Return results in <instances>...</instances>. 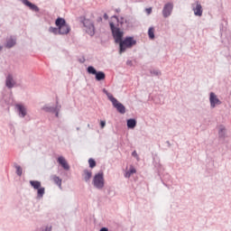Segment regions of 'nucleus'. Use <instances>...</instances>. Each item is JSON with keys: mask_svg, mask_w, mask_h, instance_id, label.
Returning a JSON list of instances; mask_svg holds the SVG:
<instances>
[{"mask_svg": "<svg viewBox=\"0 0 231 231\" xmlns=\"http://www.w3.org/2000/svg\"><path fill=\"white\" fill-rule=\"evenodd\" d=\"M100 126H101V129H104L106 127V121H101Z\"/></svg>", "mask_w": 231, "mask_h": 231, "instance_id": "obj_27", "label": "nucleus"}, {"mask_svg": "<svg viewBox=\"0 0 231 231\" xmlns=\"http://www.w3.org/2000/svg\"><path fill=\"white\" fill-rule=\"evenodd\" d=\"M104 19H106L107 21V19H109V16L107 15V14H104Z\"/></svg>", "mask_w": 231, "mask_h": 231, "instance_id": "obj_30", "label": "nucleus"}, {"mask_svg": "<svg viewBox=\"0 0 231 231\" xmlns=\"http://www.w3.org/2000/svg\"><path fill=\"white\" fill-rule=\"evenodd\" d=\"M219 134H221V132H219Z\"/></svg>", "mask_w": 231, "mask_h": 231, "instance_id": "obj_34", "label": "nucleus"}, {"mask_svg": "<svg viewBox=\"0 0 231 231\" xmlns=\"http://www.w3.org/2000/svg\"><path fill=\"white\" fill-rule=\"evenodd\" d=\"M152 8H146V14H148V15H150V14H152Z\"/></svg>", "mask_w": 231, "mask_h": 231, "instance_id": "obj_29", "label": "nucleus"}, {"mask_svg": "<svg viewBox=\"0 0 231 231\" xmlns=\"http://www.w3.org/2000/svg\"><path fill=\"white\" fill-rule=\"evenodd\" d=\"M16 173L18 176L23 175V168H21V166H16Z\"/></svg>", "mask_w": 231, "mask_h": 231, "instance_id": "obj_26", "label": "nucleus"}, {"mask_svg": "<svg viewBox=\"0 0 231 231\" xmlns=\"http://www.w3.org/2000/svg\"><path fill=\"white\" fill-rule=\"evenodd\" d=\"M193 12L198 17H201L203 15V6H201L199 2H196L195 6L193 5Z\"/></svg>", "mask_w": 231, "mask_h": 231, "instance_id": "obj_10", "label": "nucleus"}, {"mask_svg": "<svg viewBox=\"0 0 231 231\" xmlns=\"http://www.w3.org/2000/svg\"><path fill=\"white\" fill-rule=\"evenodd\" d=\"M30 185L34 188L35 190L41 189V181L39 180H30Z\"/></svg>", "mask_w": 231, "mask_h": 231, "instance_id": "obj_18", "label": "nucleus"}, {"mask_svg": "<svg viewBox=\"0 0 231 231\" xmlns=\"http://www.w3.org/2000/svg\"><path fill=\"white\" fill-rule=\"evenodd\" d=\"M55 24L57 28H59V35H68L71 31V28H69L68 23H66V20H64V18H57Z\"/></svg>", "mask_w": 231, "mask_h": 231, "instance_id": "obj_1", "label": "nucleus"}, {"mask_svg": "<svg viewBox=\"0 0 231 231\" xmlns=\"http://www.w3.org/2000/svg\"><path fill=\"white\" fill-rule=\"evenodd\" d=\"M88 73H89V75H96V80L97 81L106 80V73L102 71H97L93 66H89L88 68Z\"/></svg>", "mask_w": 231, "mask_h": 231, "instance_id": "obj_5", "label": "nucleus"}, {"mask_svg": "<svg viewBox=\"0 0 231 231\" xmlns=\"http://www.w3.org/2000/svg\"><path fill=\"white\" fill-rule=\"evenodd\" d=\"M37 190L38 198H42V196H44L45 189L40 187Z\"/></svg>", "mask_w": 231, "mask_h": 231, "instance_id": "obj_24", "label": "nucleus"}, {"mask_svg": "<svg viewBox=\"0 0 231 231\" xmlns=\"http://www.w3.org/2000/svg\"><path fill=\"white\" fill-rule=\"evenodd\" d=\"M133 174H136V169L133 166H130V170L125 172V178H131Z\"/></svg>", "mask_w": 231, "mask_h": 231, "instance_id": "obj_16", "label": "nucleus"}, {"mask_svg": "<svg viewBox=\"0 0 231 231\" xmlns=\"http://www.w3.org/2000/svg\"><path fill=\"white\" fill-rule=\"evenodd\" d=\"M103 93H106V95L108 100H110V102H111V98H115V97H113L112 94L107 92V90H106V89H103Z\"/></svg>", "mask_w": 231, "mask_h": 231, "instance_id": "obj_25", "label": "nucleus"}, {"mask_svg": "<svg viewBox=\"0 0 231 231\" xmlns=\"http://www.w3.org/2000/svg\"><path fill=\"white\" fill-rule=\"evenodd\" d=\"M136 44V41L133 37H126L125 40H121L119 42V53H124L127 48H133Z\"/></svg>", "mask_w": 231, "mask_h": 231, "instance_id": "obj_2", "label": "nucleus"}, {"mask_svg": "<svg viewBox=\"0 0 231 231\" xmlns=\"http://www.w3.org/2000/svg\"><path fill=\"white\" fill-rule=\"evenodd\" d=\"M58 163H60V165H61L65 171H69V164H68V162L66 159H64V157H59Z\"/></svg>", "mask_w": 231, "mask_h": 231, "instance_id": "obj_11", "label": "nucleus"}, {"mask_svg": "<svg viewBox=\"0 0 231 231\" xmlns=\"http://www.w3.org/2000/svg\"><path fill=\"white\" fill-rule=\"evenodd\" d=\"M51 180L54 181V183H56L57 186L60 187V189L62 187V180H60V178L56 175H52Z\"/></svg>", "mask_w": 231, "mask_h": 231, "instance_id": "obj_15", "label": "nucleus"}, {"mask_svg": "<svg viewBox=\"0 0 231 231\" xmlns=\"http://www.w3.org/2000/svg\"><path fill=\"white\" fill-rule=\"evenodd\" d=\"M93 185H94V187H96V189H102V188H103L104 185H105L104 173H103V172H101V173H97V174L94 176V179H93Z\"/></svg>", "mask_w": 231, "mask_h": 231, "instance_id": "obj_4", "label": "nucleus"}, {"mask_svg": "<svg viewBox=\"0 0 231 231\" xmlns=\"http://www.w3.org/2000/svg\"><path fill=\"white\" fill-rule=\"evenodd\" d=\"M93 175V173L88 170L84 171V174H83V178L85 180V181H88L89 180H91V176Z\"/></svg>", "mask_w": 231, "mask_h": 231, "instance_id": "obj_19", "label": "nucleus"}, {"mask_svg": "<svg viewBox=\"0 0 231 231\" xmlns=\"http://www.w3.org/2000/svg\"><path fill=\"white\" fill-rule=\"evenodd\" d=\"M14 46H15V40L11 38L6 43V48H14Z\"/></svg>", "mask_w": 231, "mask_h": 231, "instance_id": "obj_21", "label": "nucleus"}, {"mask_svg": "<svg viewBox=\"0 0 231 231\" xmlns=\"http://www.w3.org/2000/svg\"><path fill=\"white\" fill-rule=\"evenodd\" d=\"M172 8H174V5L172 4H166L162 9L163 17H169L171 14H172Z\"/></svg>", "mask_w": 231, "mask_h": 231, "instance_id": "obj_8", "label": "nucleus"}, {"mask_svg": "<svg viewBox=\"0 0 231 231\" xmlns=\"http://www.w3.org/2000/svg\"><path fill=\"white\" fill-rule=\"evenodd\" d=\"M5 85L9 88H12L15 86V81L14 80V77L12 75H8L6 78Z\"/></svg>", "mask_w": 231, "mask_h": 231, "instance_id": "obj_12", "label": "nucleus"}, {"mask_svg": "<svg viewBox=\"0 0 231 231\" xmlns=\"http://www.w3.org/2000/svg\"><path fill=\"white\" fill-rule=\"evenodd\" d=\"M45 231H51V226L46 227Z\"/></svg>", "mask_w": 231, "mask_h": 231, "instance_id": "obj_31", "label": "nucleus"}, {"mask_svg": "<svg viewBox=\"0 0 231 231\" xmlns=\"http://www.w3.org/2000/svg\"><path fill=\"white\" fill-rule=\"evenodd\" d=\"M1 50H3V46L0 45V51H1Z\"/></svg>", "mask_w": 231, "mask_h": 231, "instance_id": "obj_33", "label": "nucleus"}, {"mask_svg": "<svg viewBox=\"0 0 231 231\" xmlns=\"http://www.w3.org/2000/svg\"><path fill=\"white\" fill-rule=\"evenodd\" d=\"M132 156H134V158H136L138 160V153L136 152V151H134L132 152Z\"/></svg>", "mask_w": 231, "mask_h": 231, "instance_id": "obj_28", "label": "nucleus"}, {"mask_svg": "<svg viewBox=\"0 0 231 231\" xmlns=\"http://www.w3.org/2000/svg\"><path fill=\"white\" fill-rule=\"evenodd\" d=\"M209 102L211 107H216V106H219L221 104V101L219 100V98H217V96H216L214 92L210 93Z\"/></svg>", "mask_w": 231, "mask_h": 231, "instance_id": "obj_9", "label": "nucleus"}, {"mask_svg": "<svg viewBox=\"0 0 231 231\" xmlns=\"http://www.w3.org/2000/svg\"><path fill=\"white\" fill-rule=\"evenodd\" d=\"M83 24L87 33L90 35V37H93V35H95V24L93 22H91L89 19H84Z\"/></svg>", "mask_w": 231, "mask_h": 231, "instance_id": "obj_6", "label": "nucleus"}, {"mask_svg": "<svg viewBox=\"0 0 231 231\" xmlns=\"http://www.w3.org/2000/svg\"><path fill=\"white\" fill-rule=\"evenodd\" d=\"M88 164L90 169H95V167H97V162H95V159H89Z\"/></svg>", "mask_w": 231, "mask_h": 231, "instance_id": "obj_23", "label": "nucleus"}, {"mask_svg": "<svg viewBox=\"0 0 231 231\" xmlns=\"http://www.w3.org/2000/svg\"><path fill=\"white\" fill-rule=\"evenodd\" d=\"M49 32L51 33H54V35H59V27L56 28V27H50L49 28Z\"/></svg>", "mask_w": 231, "mask_h": 231, "instance_id": "obj_22", "label": "nucleus"}, {"mask_svg": "<svg viewBox=\"0 0 231 231\" xmlns=\"http://www.w3.org/2000/svg\"><path fill=\"white\" fill-rule=\"evenodd\" d=\"M110 28L112 32V35L115 39V42L119 44L122 39L124 38V31L120 30V28L116 27L115 23H110Z\"/></svg>", "mask_w": 231, "mask_h": 231, "instance_id": "obj_3", "label": "nucleus"}, {"mask_svg": "<svg viewBox=\"0 0 231 231\" xmlns=\"http://www.w3.org/2000/svg\"><path fill=\"white\" fill-rule=\"evenodd\" d=\"M127 127H128V129H134V127H136V120L135 119H128L127 120Z\"/></svg>", "mask_w": 231, "mask_h": 231, "instance_id": "obj_17", "label": "nucleus"}, {"mask_svg": "<svg viewBox=\"0 0 231 231\" xmlns=\"http://www.w3.org/2000/svg\"><path fill=\"white\" fill-rule=\"evenodd\" d=\"M148 36H149V39H151L152 41L154 39V27L149 28Z\"/></svg>", "mask_w": 231, "mask_h": 231, "instance_id": "obj_20", "label": "nucleus"}, {"mask_svg": "<svg viewBox=\"0 0 231 231\" xmlns=\"http://www.w3.org/2000/svg\"><path fill=\"white\" fill-rule=\"evenodd\" d=\"M23 5H25V6H29L31 10H32L33 12H39V7H37V5L32 4V2L28 1V0H23Z\"/></svg>", "mask_w": 231, "mask_h": 231, "instance_id": "obj_13", "label": "nucleus"}, {"mask_svg": "<svg viewBox=\"0 0 231 231\" xmlns=\"http://www.w3.org/2000/svg\"><path fill=\"white\" fill-rule=\"evenodd\" d=\"M111 98V102L114 106V107H116V109L118 111V113H121V115H125V106L124 105H122V103L118 102V99L116 97H110Z\"/></svg>", "mask_w": 231, "mask_h": 231, "instance_id": "obj_7", "label": "nucleus"}, {"mask_svg": "<svg viewBox=\"0 0 231 231\" xmlns=\"http://www.w3.org/2000/svg\"><path fill=\"white\" fill-rule=\"evenodd\" d=\"M16 107L23 118H24V116H26V107H24L23 105H16Z\"/></svg>", "mask_w": 231, "mask_h": 231, "instance_id": "obj_14", "label": "nucleus"}, {"mask_svg": "<svg viewBox=\"0 0 231 231\" xmlns=\"http://www.w3.org/2000/svg\"><path fill=\"white\" fill-rule=\"evenodd\" d=\"M100 231H108V229L106 228V227H102V228L100 229Z\"/></svg>", "mask_w": 231, "mask_h": 231, "instance_id": "obj_32", "label": "nucleus"}]
</instances>
